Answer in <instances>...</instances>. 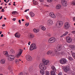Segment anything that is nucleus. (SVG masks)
Here are the masks:
<instances>
[{"instance_id":"1","label":"nucleus","mask_w":75,"mask_h":75,"mask_svg":"<svg viewBox=\"0 0 75 75\" xmlns=\"http://www.w3.org/2000/svg\"><path fill=\"white\" fill-rule=\"evenodd\" d=\"M54 51L55 54L54 53V51L52 50H50L48 52H47V55H49L50 54H52L53 56H55V55H57V56H58V55H59V54H58V51H57V50H55Z\"/></svg>"},{"instance_id":"2","label":"nucleus","mask_w":75,"mask_h":75,"mask_svg":"<svg viewBox=\"0 0 75 75\" xmlns=\"http://www.w3.org/2000/svg\"><path fill=\"white\" fill-rule=\"evenodd\" d=\"M42 62L45 65H48L50 63V61L45 58H43L42 59Z\"/></svg>"},{"instance_id":"3","label":"nucleus","mask_w":75,"mask_h":75,"mask_svg":"<svg viewBox=\"0 0 75 75\" xmlns=\"http://www.w3.org/2000/svg\"><path fill=\"white\" fill-rule=\"evenodd\" d=\"M63 25V22L62 21H58L56 24V25L57 27H61Z\"/></svg>"},{"instance_id":"4","label":"nucleus","mask_w":75,"mask_h":75,"mask_svg":"<svg viewBox=\"0 0 75 75\" xmlns=\"http://www.w3.org/2000/svg\"><path fill=\"white\" fill-rule=\"evenodd\" d=\"M37 48V46L36 45L35 43L32 44L30 46V51H32L33 50H35Z\"/></svg>"},{"instance_id":"5","label":"nucleus","mask_w":75,"mask_h":75,"mask_svg":"<svg viewBox=\"0 0 75 75\" xmlns=\"http://www.w3.org/2000/svg\"><path fill=\"white\" fill-rule=\"evenodd\" d=\"M39 67L41 69L45 70L46 69V67H45L44 64H43L42 63H40V64L39 65Z\"/></svg>"},{"instance_id":"6","label":"nucleus","mask_w":75,"mask_h":75,"mask_svg":"<svg viewBox=\"0 0 75 75\" xmlns=\"http://www.w3.org/2000/svg\"><path fill=\"white\" fill-rule=\"evenodd\" d=\"M69 27H70L69 23L68 22H66L64 24V27L65 29H69Z\"/></svg>"},{"instance_id":"7","label":"nucleus","mask_w":75,"mask_h":75,"mask_svg":"<svg viewBox=\"0 0 75 75\" xmlns=\"http://www.w3.org/2000/svg\"><path fill=\"white\" fill-rule=\"evenodd\" d=\"M15 58V56L13 55H10L8 57V59L9 61H13Z\"/></svg>"},{"instance_id":"8","label":"nucleus","mask_w":75,"mask_h":75,"mask_svg":"<svg viewBox=\"0 0 75 75\" xmlns=\"http://www.w3.org/2000/svg\"><path fill=\"white\" fill-rule=\"evenodd\" d=\"M60 62L62 64H65L67 63V59L65 58H62L60 60Z\"/></svg>"},{"instance_id":"9","label":"nucleus","mask_w":75,"mask_h":75,"mask_svg":"<svg viewBox=\"0 0 75 75\" xmlns=\"http://www.w3.org/2000/svg\"><path fill=\"white\" fill-rule=\"evenodd\" d=\"M19 50V52L18 54L16 56V57L17 58H19V57H20L22 53H23V50L20 49Z\"/></svg>"},{"instance_id":"10","label":"nucleus","mask_w":75,"mask_h":75,"mask_svg":"<svg viewBox=\"0 0 75 75\" xmlns=\"http://www.w3.org/2000/svg\"><path fill=\"white\" fill-rule=\"evenodd\" d=\"M55 41V38H51L48 40V42L49 43H52L54 42Z\"/></svg>"},{"instance_id":"11","label":"nucleus","mask_w":75,"mask_h":75,"mask_svg":"<svg viewBox=\"0 0 75 75\" xmlns=\"http://www.w3.org/2000/svg\"><path fill=\"white\" fill-rule=\"evenodd\" d=\"M47 24L48 25H51L53 24V21L51 19H49L47 21Z\"/></svg>"},{"instance_id":"12","label":"nucleus","mask_w":75,"mask_h":75,"mask_svg":"<svg viewBox=\"0 0 75 75\" xmlns=\"http://www.w3.org/2000/svg\"><path fill=\"white\" fill-rule=\"evenodd\" d=\"M63 69L65 72H67L69 70V67L68 66H65L63 68Z\"/></svg>"},{"instance_id":"13","label":"nucleus","mask_w":75,"mask_h":75,"mask_svg":"<svg viewBox=\"0 0 75 75\" xmlns=\"http://www.w3.org/2000/svg\"><path fill=\"white\" fill-rule=\"evenodd\" d=\"M26 58L27 61H32V57L30 56V55L26 56Z\"/></svg>"},{"instance_id":"14","label":"nucleus","mask_w":75,"mask_h":75,"mask_svg":"<svg viewBox=\"0 0 75 75\" xmlns=\"http://www.w3.org/2000/svg\"><path fill=\"white\" fill-rule=\"evenodd\" d=\"M61 3L63 6H67V4L66 1L65 0H62Z\"/></svg>"},{"instance_id":"15","label":"nucleus","mask_w":75,"mask_h":75,"mask_svg":"<svg viewBox=\"0 0 75 75\" xmlns=\"http://www.w3.org/2000/svg\"><path fill=\"white\" fill-rule=\"evenodd\" d=\"M50 16H51L52 18H55L56 17V16L52 12L50 13L49 14Z\"/></svg>"},{"instance_id":"16","label":"nucleus","mask_w":75,"mask_h":75,"mask_svg":"<svg viewBox=\"0 0 75 75\" xmlns=\"http://www.w3.org/2000/svg\"><path fill=\"white\" fill-rule=\"evenodd\" d=\"M56 48L58 51H61L62 49V48H61V45H58L57 46Z\"/></svg>"},{"instance_id":"17","label":"nucleus","mask_w":75,"mask_h":75,"mask_svg":"<svg viewBox=\"0 0 75 75\" xmlns=\"http://www.w3.org/2000/svg\"><path fill=\"white\" fill-rule=\"evenodd\" d=\"M66 40L67 42L69 43H70L72 41V39L69 37H68L66 38Z\"/></svg>"},{"instance_id":"18","label":"nucleus","mask_w":75,"mask_h":75,"mask_svg":"<svg viewBox=\"0 0 75 75\" xmlns=\"http://www.w3.org/2000/svg\"><path fill=\"white\" fill-rule=\"evenodd\" d=\"M15 36L16 38H20V34L18 33H16L15 34Z\"/></svg>"},{"instance_id":"19","label":"nucleus","mask_w":75,"mask_h":75,"mask_svg":"<svg viewBox=\"0 0 75 75\" xmlns=\"http://www.w3.org/2000/svg\"><path fill=\"white\" fill-rule=\"evenodd\" d=\"M6 62V59H3L1 60L0 61V63L1 64H4Z\"/></svg>"},{"instance_id":"20","label":"nucleus","mask_w":75,"mask_h":75,"mask_svg":"<svg viewBox=\"0 0 75 75\" xmlns=\"http://www.w3.org/2000/svg\"><path fill=\"white\" fill-rule=\"evenodd\" d=\"M3 53L6 57H8V52H7V51L4 52Z\"/></svg>"},{"instance_id":"21","label":"nucleus","mask_w":75,"mask_h":75,"mask_svg":"<svg viewBox=\"0 0 75 75\" xmlns=\"http://www.w3.org/2000/svg\"><path fill=\"white\" fill-rule=\"evenodd\" d=\"M61 5L60 4H58L56 5V9H60L61 8Z\"/></svg>"},{"instance_id":"22","label":"nucleus","mask_w":75,"mask_h":75,"mask_svg":"<svg viewBox=\"0 0 75 75\" xmlns=\"http://www.w3.org/2000/svg\"><path fill=\"white\" fill-rule=\"evenodd\" d=\"M68 34V32H66L64 34L61 36L60 37H61V38H62L63 37H64V36L67 35Z\"/></svg>"},{"instance_id":"23","label":"nucleus","mask_w":75,"mask_h":75,"mask_svg":"<svg viewBox=\"0 0 75 75\" xmlns=\"http://www.w3.org/2000/svg\"><path fill=\"white\" fill-rule=\"evenodd\" d=\"M28 37L30 38H34V35L33 34H30L29 35Z\"/></svg>"},{"instance_id":"24","label":"nucleus","mask_w":75,"mask_h":75,"mask_svg":"<svg viewBox=\"0 0 75 75\" xmlns=\"http://www.w3.org/2000/svg\"><path fill=\"white\" fill-rule=\"evenodd\" d=\"M52 69L53 70V72H56V68L54 66H52L51 67Z\"/></svg>"},{"instance_id":"25","label":"nucleus","mask_w":75,"mask_h":75,"mask_svg":"<svg viewBox=\"0 0 75 75\" xmlns=\"http://www.w3.org/2000/svg\"><path fill=\"white\" fill-rule=\"evenodd\" d=\"M33 4H34V5H37L38 4V1H33Z\"/></svg>"},{"instance_id":"26","label":"nucleus","mask_w":75,"mask_h":75,"mask_svg":"<svg viewBox=\"0 0 75 75\" xmlns=\"http://www.w3.org/2000/svg\"><path fill=\"white\" fill-rule=\"evenodd\" d=\"M20 61H21V60L18 59H16L15 60V62L16 64H18L19 63V62H20Z\"/></svg>"},{"instance_id":"27","label":"nucleus","mask_w":75,"mask_h":75,"mask_svg":"<svg viewBox=\"0 0 75 75\" xmlns=\"http://www.w3.org/2000/svg\"><path fill=\"white\" fill-rule=\"evenodd\" d=\"M40 28H41L42 30H45V28L42 25L40 26Z\"/></svg>"},{"instance_id":"28","label":"nucleus","mask_w":75,"mask_h":75,"mask_svg":"<svg viewBox=\"0 0 75 75\" xmlns=\"http://www.w3.org/2000/svg\"><path fill=\"white\" fill-rule=\"evenodd\" d=\"M30 14L31 16V17H34V16H35V15L34 14V13L32 12H31L30 13Z\"/></svg>"},{"instance_id":"29","label":"nucleus","mask_w":75,"mask_h":75,"mask_svg":"<svg viewBox=\"0 0 75 75\" xmlns=\"http://www.w3.org/2000/svg\"><path fill=\"white\" fill-rule=\"evenodd\" d=\"M68 58L70 61H72V60H73V58L69 56H68Z\"/></svg>"},{"instance_id":"30","label":"nucleus","mask_w":75,"mask_h":75,"mask_svg":"<svg viewBox=\"0 0 75 75\" xmlns=\"http://www.w3.org/2000/svg\"><path fill=\"white\" fill-rule=\"evenodd\" d=\"M40 73L42 75H44L45 73H44V70H42L40 71Z\"/></svg>"},{"instance_id":"31","label":"nucleus","mask_w":75,"mask_h":75,"mask_svg":"<svg viewBox=\"0 0 75 75\" xmlns=\"http://www.w3.org/2000/svg\"><path fill=\"white\" fill-rule=\"evenodd\" d=\"M12 14L14 15V14H17L18 13H17V12L16 11H13L12 12Z\"/></svg>"},{"instance_id":"32","label":"nucleus","mask_w":75,"mask_h":75,"mask_svg":"<svg viewBox=\"0 0 75 75\" xmlns=\"http://www.w3.org/2000/svg\"><path fill=\"white\" fill-rule=\"evenodd\" d=\"M33 30V31H34V32L35 33H38V31H39V29L37 30L35 29H34Z\"/></svg>"},{"instance_id":"33","label":"nucleus","mask_w":75,"mask_h":75,"mask_svg":"<svg viewBox=\"0 0 75 75\" xmlns=\"http://www.w3.org/2000/svg\"><path fill=\"white\" fill-rule=\"evenodd\" d=\"M51 75H55V71H52L50 72Z\"/></svg>"},{"instance_id":"34","label":"nucleus","mask_w":75,"mask_h":75,"mask_svg":"<svg viewBox=\"0 0 75 75\" xmlns=\"http://www.w3.org/2000/svg\"><path fill=\"white\" fill-rule=\"evenodd\" d=\"M70 48L71 50H75V46L74 45H71L70 46Z\"/></svg>"},{"instance_id":"35","label":"nucleus","mask_w":75,"mask_h":75,"mask_svg":"<svg viewBox=\"0 0 75 75\" xmlns=\"http://www.w3.org/2000/svg\"><path fill=\"white\" fill-rule=\"evenodd\" d=\"M71 54L74 57L75 56V54L74 53V52L72 51H71Z\"/></svg>"},{"instance_id":"36","label":"nucleus","mask_w":75,"mask_h":75,"mask_svg":"<svg viewBox=\"0 0 75 75\" xmlns=\"http://www.w3.org/2000/svg\"><path fill=\"white\" fill-rule=\"evenodd\" d=\"M33 67H30L29 68V71H30V72H32L33 71Z\"/></svg>"},{"instance_id":"37","label":"nucleus","mask_w":75,"mask_h":75,"mask_svg":"<svg viewBox=\"0 0 75 75\" xmlns=\"http://www.w3.org/2000/svg\"><path fill=\"white\" fill-rule=\"evenodd\" d=\"M50 72L49 71H46L45 72V75H50Z\"/></svg>"},{"instance_id":"38","label":"nucleus","mask_w":75,"mask_h":75,"mask_svg":"<svg viewBox=\"0 0 75 75\" xmlns=\"http://www.w3.org/2000/svg\"><path fill=\"white\" fill-rule=\"evenodd\" d=\"M11 53H12V54H13V53H14L15 52L14 50H13V49H11Z\"/></svg>"},{"instance_id":"39","label":"nucleus","mask_w":75,"mask_h":75,"mask_svg":"<svg viewBox=\"0 0 75 75\" xmlns=\"http://www.w3.org/2000/svg\"><path fill=\"white\" fill-rule=\"evenodd\" d=\"M8 68L9 70H11V66H9L8 67Z\"/></svg>"},{"instance_id":"40","label":"nucleus","mask_w":75,"mask_h":75,"mask_svg":"<svg viewBox=\"0 0 75 75\" xmlns=\"http://www.w3.org/2000/svg\"><path fill=\"white\" fill-rule=\"evenodd\" d=\"M24 74L25 75H29L28 73V72H24Z\"/></svg>"},{"instance_id":"41","label":"nucleus","mask_w":75,"mask_h":75,"mask_svg":"<svg viewBox=\"0 0 75 75\" xmlns=\"http://www.w3.org/2000/svg\"><path fill=\"white\" fill-rule=\"evenodd\" d=\"M72 4L73 5H75V1L74 0L73 1L72 3Z\"/></svg>"},{"instance_id":"42","label":"nucleus","mask_w":75,"mask_h":75,"mask_svg":"<svg viewBox=\"0 0 75 75\" xmlns=\"http://www.w3.org/2000/svg\"><path fill=\"white\" fill-rule=\"evenodd\" d=\"M25 25L26 26V27H28V25H29V23H25Z\"/></svg>"},{"instance_id":"43","label":"nucleus","mask_w":75,"mask_h":75,"mask_svg":"<svg viewBox=\"0 0 75 75\" xmlns=\"http://www.w3.org/2000/svg\"><path fill=\"white\" fill-rule=\"evenodd\" d=\"M47 1H48V2L51 3V2H52V0H47Z\"/></svg>"},{"instance_id":"44","label":"nucleus","mask_w":75,"mask_h":75,"mask_svg":"<svg viewBox=\"0 0 75 75\" xmlns=\"http://www.w3.org/2000/svg\"><path fill=\"white\" fill-rule=\"evenodd\" d=\"M18 75H23V72H21Z\"/></svg>"},{"instance_id":"45","label":"nucleus","mask_w":75,"mask_h":75,"mask_svg":"<svg viewBox=\"0 0 75 75\" xmlns=\"http://www.w3.org/2000/svg\"><path fill=\"white\" fill-rule=\"evenodd\" d=\"M72 33L73 34H75V30L73 31Z\"/></svg>"},{"instance_id":"46","label":"nucleus","mask_w":75,"mask_h":75,"mask_svg":"<svg viewBox=\"0 0 75 75\" xmlns=\"http://www.w3.org/2000/svg\"><path fill=\"white\" fill-rule=\"evenodd\" d=\"M58 75H62V73L60 72L59 73Z\"/></svg>"},{"instance_id":"47","label":"nucleus","mask_w":75,"mask_h":75,"mask_svg":"<svg viewBox=\"0 0 75 75\" xmlns=\"http://www.w3.org/2000/svg\"><path fill=\"white\" fill-rule=\"evenodd\" d=\"M11 42H12V43H13V42H14V40H11L10 41Z\"/></svg>"},{"instance_id":"48","label":"nucleus","mask_w":75,"mask_h":75,"mask_svg":"<svg viewBox=\"0 0 75 75\" xmlns=\"http://www.w3.org/2000/svg\"><path fill=\"white\" fill-rule=\"evenodd\" d=\"M18 22L20 24H21V20H19L18 21Z\"/></svg>"},{"instance_id":"49","label":"nucleus","mask_w":75,"mask_h":75,"mask_svg":"<svg viewBox=\"0 0 75 75\" xmlns=\"http://www.w3.org/2000/svg\"><path fill=\"white\" fill-rule=\"evenodd\" d=\"M73 21H75V17H73Z\"/></svg>"},{"instance_id":"50","label":"nucleus","mask_w":75,"mask_h":75,"mask_svg":"<svg viewBox=\"0 0 75 75\" xmlns=\"http://www.w3.org/2000/svg\"><path fill=\"white\" fill-rule=\"evenodd\" d=\"M16 20V18H13V19L12 20H13V21H15Z\"/></svg>"},{"instance_id":"51","label":"nucleus","mask_w":75,"mask_h":75,"mask_svg":"<svg viewBox=\"0 0 75 75\" xmlns=\"http://www.w3.org/2000/svg\"><path fill=\"white\" fill-rule=\"evenodd\" d=\"M3 36H4V35H3V34H2L1 35V37H3Z\"/></svg>"},{"instance_id":"52","label":"nucleus","mask_w":75,"mask_h":75,"mask_svg":"<svg viewBox=\"0 0 75 75\" xmlns=\"http://www.w3.org/2000/svg\"><path fill=\"white\" fill-rule=\"evenodd\" d=\"M30 43H31V42H29L28 43V45H30Z\"/></svg>"},{"instance_id":"53","label":"nucleus","mask_w":75,"mask_h":75,"mask_svg":"<svg viewBox=\"0 0 75 75\" xmlns=\"http://www.w3.org/2000/svg\"><path fill=\"white\" fill-rule=\"evenodd\" d=\"M40 2H43L44 0H39Z\"/></svg>"},{"instance_id":"54","label":"nucleus","mask_w":75,"mask_h":75,"mask_svg":"<svg viewBox=\"0 0 75 75\" xmlns=\"http://www.w3.org/2000/svg\"><path fill=\"white\" fill-rule=\"evenodd\" d=\"M64 54V52H62L61 53V55H63Z\"/></svg>"},{"instance_id":"55","label":"nucleus","mask_w":75,"mask_h":75,"mask_svg":"<svg viewBox=\"0 0 75 75\" xmlns=\"http://www.w3.org/2000/svg\"><path fill=\"white\" fill-rule=\"evenodd\" d=\"M3 17V16H1L0 18V20H1V18H2Z\"/></svg>"},{"instance_id":"56","label":"nucleus","mask_w":75,"mask_h":75,"mask_svg":"<svg viewBox=\"0 0 75 75\" xmlns=\"http://www.w3.org/2000/svg\"><path fill=\"white\" fill-rule=\"evenodd\" d=\"M54 1H56L57 2V1H58V0H53Z\"/></svg>"},{"instance_id":"57","label":"nucleus","mask_w":75,"mask_h":75,"mask_svg":"<svg viewBox=\"0 0 75 75\" xmlns=\"http://www.w3.org/2000/svg\"><path fill=\"white\" fill-rule=\"evenodd\" d=\"M45 6H47V7H49V6L47 5H45Z\"/></svg>"},{"instance_id":"58","label":"nucleus","mask_w":75,"mask_h":75,"mask_svg":"<svg viewBox=\"0 0 75 75\" xmlns=\"http://www.w3.org/2000/svg\"><path fill=\"white\" fill-rule=\"evenodd\" d=\"M4 26H5V24H3L2 25V27H4Z\"/></svg>"},{"instance_id":"59","label":"nucleus","mask_w":75,"mask_h":75,"mask_svg":"<svg viewBox=\"0 0 75 75\" xmlns=\"http://www.w3.org/2000/svg\"><path fill=\"white\" fill-rule=\"evenodd\" d=\"M1 33H2V31H1L0 32V35H1Z\"/></svg>"},{"instance_id":"60","label":"nucleus","mask_w":75,"mask_h":75,"mask_svg":"<svg viewBox=\"0 0 75 75\" xmlns=\"http://www.w3.org/2000/svg\"><path fill=\"white\" fill-rule=\"evenodd\" d=\"M27 9H26L24 11V12H27Z\"/></svg>"},{"instance_id":"61","label":"nucleus","mask_w":75,"mask_h":75,"mask_svg":"<svg viewBox=\"0 0 75 75\" xmlns=\"http://www.w3.org/2000/svg\"><path fill=\"white\" fill-rule=\"evenodd\" d=\"M22 21H24V19H22Z\"/></svg>"},{"instance_id":"62","label":"nucleus","mask_w":75,"mask_h":75,"mask_svg":"<svg viewBox=\"0 0 75 75\" xmlns=\"http://www.w3.org/2000/svg\"><path fill=\"white\" fill-rule=\"evenodd\" d=\"M1 70H2V69H1V68H0V71H1Z\"/></svg>"},{"instance_id":"63","label":"nucleus","mask_w":75,"mask_h":75,"mask_svg":"<svg viewBox=\"0 0 75 75\" xmlns=\"http://www.w3.org/2000/svg\"><path fill=\"white\" fill-rule=\"evenodd\" d=\"M2 8V6H1L0 7V9H1Z\"/></svg>"},{"instance_id":"64","label":"nucleus","mask_w":75,"mask_h":75,"mask_svg":"<svg viewBox=\"0 0 75 75\" xmlns=\"http://www.w3.org/2000/svg\"><path fill=\"white\" fill-rule=\"evenodd\" d=\"M1 11V12H4V11H3L2 10Z\"/></svg>"}]
</instances>
